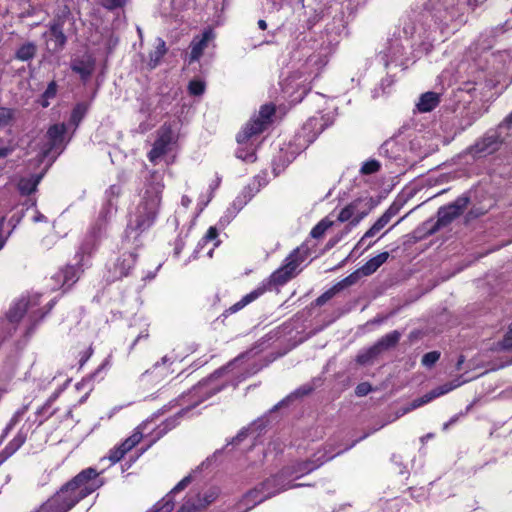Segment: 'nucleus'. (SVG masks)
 <instances>
[{
    "label": "nucleus",
    "instance_id": "nucleus-1",
    "mask_svg": "<svg viewBox=\"0 0 512 512\" xmlns=\"http://www.w3.org/2000/svg\"><path fill=\"white\" fill-rule=\"evenodd\" d=\"M66 133V126L64 124H54L49 127L46 138L47 142L41 149L38 155V162L42 163L45 159L50 157V164H52L58 155L62 152L64 146V136Z\"/></svg>",
    "mask_w": 512,
    "mask_h": 512
},
{
    "label": "nucleus",
    "instance_id": "nucleus-2",
    "mask_svg": "<svg viewBox=\"0 0 512 512\" xmlns=\"http://www.w3.org/2000/svg\"><path fill=\"white\" fill-rule=\"evenodd\" d=\"M164 188L162 175L158 172H153L150 176V181L146 189V194L149 196V208L146 212L145 219L137 224V228L143 230L150 226L155 218V210L158 207L161 199V194Z\"/></svg>",
    "mask_w": 512,
    "mask_h": 512
},
{
    "label": "nucleus",
    "instance_id": "nucleus-3",
    "mask_svg": "<svg viewBox=\"0 0 512 512\" xmlns=\"http://www.w3.org/2000/svg\"><path fill=\"white\" fill-rule=\"evenodd\" d=\"M469 202V197L460 196L453 203L439 208L437 212V221L432 228L428 230L427 234L432 235L441 228L448 226L454 219L464 212Z\"/></svg>",
    "mask_w": 512,
    "mask_h": 512
},
{
    "label": "nucleus",
    "instance_id": "nucleus-4",
    "mask_svg": "<svg viewBox=\"0 0 512 512\" xmlns=\"http://www.w3.org/2000/svg\"><path fill=\"white\" fill-rule=\"evenodd\" d=\"M275 113V106L272 104H265L260 108L257 118L252 119L245 128L237 135V142L244 143L252 136L257 135L265 130L270 123L271 117Z\"/></svg>",
    "mask_w": 512,
    "mask_h": 512
},
{
    "label": "nucleus",
    "instance_id": "nucleus-5",
    "mask_svg": "<svg viewBox=\"0 0 512 512\" xmlns=\"http://www.w3.org/2000/svg\"><path fill=\"white\" fill-rule=\"evenodd\" d=\"M70 15V9L67 6H63L58 10L50 23L49 33L51 35V50L53 52L62 50L67 42V37L64 34V24Z\"/></svg>",
    "mask_w": 512,
    "mask_h": 512
},
{
    "label": "nucleus",
    "instance_id": "nucleus-6",
    "mask_svg": "<svg viewBox=\"0 0 512 512\" xmlns=\"http://www.w3.org/2000/svg\"><path fill=\"white\" fill-rule=\"evenodd\" d=\"M287 477H289V475L284 473V469H282L279 474L274 475L260 483L261 489L266 493L265 498H270L281 491L303 486V484L286 483L285 479Z\"/></svg>",
    "mask_w": 512,
    "mask_h": 512
},
{
    "label": "nucleus",
    "instance_id": "nucleus-7",
    "mask_svg": "<svg viewBox=\"0 0 512 512\" xmlns=\"http://www.w3.org/2000/svg\"><path fill=\"white\" fill-rule=\"evenodd\" d=\"M502 143L503 139L498 133L486 134L469 148V153L473 156L492 154L500 148Z\"/></svg>",
    "mask_w": 512,
    "mask_h": 512
},
{
    "label": "nucleus",
    "instance_id": "nucleus-8",
    "mask_svg": "<svg viewBox=\"0 0 512 512\" xmlns=\"http://www.w3.org/2000/svg\"><path fill=\"white\" fill-rule=\"evenodd\" d=\"M298 250L291 253L287 259L286 264L277 269L270 277V282L275 285H283L292 277L296 268L299 266V260L297 259Z\"/></svg>",
    "mask_w": 512,
    "mask_h": 512
},
{
    "label": "nucleus",
    "instance_id": "nucleus-9",
    "mask_svg": "<svg viewBox=\"0 0 512 512\" xmlns=\"http://www.w3.org/2000/svg\"><path fill=\"white\" fill-rule=\"evenodd\" d=\"M172 139L173 134L170 127L163 126L159 131V137L155 141L153 148L148 154V157L151 162H156L158 158L167 153L168 147L171 144Z\"/></svg>",
    "mask_w": 512,
    "mask_h": 512
},
{
    "label": "nucleus",
    "instance_id": "nucleus-10",
    "mask_svg": "<svg viewBox=\"0 0 512 512\" xmlns=\"http://www.w3.org/2000/svg\"><path fill=\"white\" fill-rule=\"evenodd\" d=\"M462 383H464V381L461 382V381H459V379H455L449 383L443 384V385L431 390L430 392L426 393L422 397L414 399L411 402L412 408L416 409L424 404H427L430 401H432L433 399H435L439 396H442V395L450 392L451 390L459 387Z\"/></svg>",
    "mask_w": 512,
    "mask_h": 512
},
{
    "label": "nucleus",
    "instance_id": "nucleus-11",
    "mask_svg": "<svg viewBox=\"0 0 512 512\" xmlns=\"http://www.w3.org/2000/svg\"><path fill=\"white\" fill-rule=\"evenodd\" d=\"M95 68V60L91 55L85 54L82 57L71 61V70L80 75L83 80L88 79Z\"/></svg>",
    "mask_w": 512,
    "mask_h": 512
},
{
    "label": "nucleus",
    "instance_id": "nucleus-12",
    "mask_svg": "<svg viewBox=\"0 0 512 512\" xmlns=\"http://www.w3.org/2000/svg\"><path fill=\"white\" fill-rule=\"evenodd\" d=\"M213 38V32L211 30L205 31L201 38H194L190 44V55H189V63L194 61H198L200 57L203 55L204 50L208 46V42Z\"/></svg>",
    "mask_w": 512,
    "mask_h": 512
},
{
    "label": "nucleus",
    "instance_id": "nucleus-13",
    "mask_svg": "<svg viewBox=\"0 0 512 512\" xmlns=\"http://www.w3.org/2000/svg\"><path fill=\"white\" fill-rule=\"evenodd\" d=\"M400 338L401 333L397 330H394L391 333L381 337L373 346L375 347L376 352H378L380 355L383 352L396 347Z\"/></svg>",
    "mask_w": 512,
    "mask_h": 512
},
{
    "label": "nucleus",
    "instance_id": "nucleus-14",
    "mask_svg": "<svg viewBox=\"0 0 512 512\" xmlns=\"http://www.w3.org/2000/svg\"><path fill=\"white\" fill-rule=\"evenodd\" d=\"M97 476L98 473L95 469L87 468L77 474L71 481L81 487H93V491H95L99 487V485L94 482Z\"/></svg>",
    "mask_w": 512,
    "mask_h": 512
},
{
    "label": "nucleus",
    "instance_id": "nucleus-15",
    "mask_svg": "<svg viewBox=\"0 0 512 512\" xmlns=\"http://www.w3.org/2000/svg\"><path fill=\"white\" fill-rule=\"evenodd\" d=\"M38 303L36 300H25L21 299L19 300L14 307H12L7 317L10 322H18L21 320V318L24 316V314L27 312V310L30 307L36 306Z\"/></svg>",
    "mask_w": 512,
    "mask_h": 512
},
{
    "label": "nucleus",
    "instance_id": "nucleus-16",
    "mask_svg": "<svg viewBox=\"0 0 512 512\" xmlns=\"http://www.w3.org/2000/svg\"><path fill=\"white\" fill-rule=\"evenodd\" d=\"M44 172L36 175H32L29 178H21L18 183V190L22 195H30L34 193L37 189L38 184L40 183Z\"/></svg>",
    "mask_w": 512,
    "mask_h": 512
},
{
    "label": "nucleus",
    "instance_id": "nucleus-17",
    "mask_svg": "<svg viewBox=\"0 0 512 512\" xmlns=\"http://www.w3.org/2000/svg\"><path fill=\"white\" fill-rule=\"evenodd\" d=\"M440 102L439 94L435 92H426L421 95L417 108L420 112L426 113L432 111Z\"/></svg>",
    "mask_w": 512,
    "mask_h": 512
},
{
    "label": "nucleus",
    "instance_id": "nucleus-18",
    "mask_svg": "<svg viewBox=\"0 0 512 512\" xmlns=\"http://www.w3.org/2000/svg\"><path fill=\"white\" fill-rule=\"evenodd\" d=\"M388 258L389 253L382 252L368 260L362 267H360V271L363 272V276H369L373 274L382 264H384Z\"/></svg>",
    "mask_w": 512,
    "mask_h": 512
},
{
    "label": "nucleus",
    "instance_id": "nucleus-19",
    "mask_svg": "<svg viewBox=\"0 0 512 512\" xmlns=\"http://www.w3.org/2000/svg\"><path fill=\"white\" fill-rule=\"evenodd\" d=\"M314 390V387L310 384H305L298 389H296L294 392H292L290 395H288L285 399L280 401L278 404H276L271 411H276L282 406H286L289 404V402L293 401L294 399L301 398L304 396L309 395Z\"/></svg>",
    "mask_w": 512,
    "mask_h": 512
},
{
    "label": "nucleus",
    "instance_id": "nucleus-20",
    "mask_svg": "<svg viewBox=\"0 0 512 512\" xmlns=\"http://www.w3.org/2000/svg\"><path fill=\"white\" fill-rule=\"evenodd\" d=\"M37 46L33 42L21 45L15 53V58L21 61H29L35 57Z\"/></svg>",
    "mask_w": 512,
    "mask_h": 512
},
{
    "label": "nucleus",
    "instance_id": "nucleus-21",
    "mask_svg": "<svg viewBox=\"0 0 512 512\" xmlns=\"http://www.w3.org/2000/svg\"><path fill=\"white\" fill-rule=\"evenodd\" d=\"M319 465L314 464L310 460L302 461L297 463L296 465H293L292 467H286L284 468V473L291 476L295 473H308L313 471L315 468H317Z\"/></svg>",
    "mask_w": 512,
    "mask_h": 512
},
{
    "label": "nucleus",
    "instance_id": "nucleus-22",
    "mask_svg": "<svg viewBox=\"0 0 512 512\" xmlns=\"http://www.w3.org/2000/svg\"><path fill=\"white\" fill-rule=\"evenodd\" d=\"M204 508L197 495L187 497L177 512H201Z\"/></svg>",
    "mask_w": 512,
    "mask_h": 512
},
{
    "label": "nucleus",
    "instance_id": "nucleus-23",
    "mask_svg": "<svg viewBox=\"0 0 512 512\" xmlns=\"http://www.w3.org/2000/svg\"><path fill=\"white\" fill-rule=\"evenodd\" d=\"M167 48L165 41L161 38L157 39V45L155 47V50L150 53V61L149 65L151 68H155L158 63L160 62L161 58L166 54Z\"/></svg>",
    "mask_w": 512,
    "mask_h": 512
},
{
    "label": "nucleus",
    "instance_id": "nucleus-24",
    "mask_svg": "<svg viewBox=\"0 0 512 512\" xmlns=\"http://www.w3.org/2000/svg\"><path fill=\"white\" fill-rule=\"evenodd\" d=\"M390 220L388 219V216H385L384 214L366 231V233L363 235V237L358 242V245L362 244L366 238H370L375 236L380 230H382Z\"/></svg>",
    "mask_w": 512,
    "mask_h": 512
},
{
    "label": "nucleus",
    "instance_id": "nucleus-25",
    "mask_svg": "<svg viewBox=\"0 0 512 512\" xmlns=\"http://www.w3.org/2000/svg\"><path fill=\"white\" fill-rule=\"evenodd\" d=\"M204 508L207 509L219 496V490L216 487H211L203 493L196 494Z\"/></svg>",
    "mask_w": 512,
    "mask_h": 512
},
{
    "label": "nucleus",
    "instance_id": "nucleus-26",
    "mask_svg": "<svg viewBox=\"0 0 512 512\" xmlns=\"http://www.w3.org/2000/svg\"><path fill=\"white\" fill-rule=\"evenodd\" d=\"M204 508L207 509L219 496V490L216 487H211L203 493L196 494Z\"/></svg>",
    "mask_w": 512,
    "mask_h": 512
},
{
    "label": "nucleus",
    "instance_id": "nucleus-27",
    "mask_svg": "<svg viewBox=\"0 0 512 512\" xmlns=\"http://www.w3.org/2000/svg\"><path fill=\"white\" fill-rule=\"evenodd\" d=\"M361 202H362V199L359 198V199L352 201L347 206H345L340 211V213L338 215V220L340 222H346V221L350 220L353 217V215L356 213L358 206L360 205Z\"/></svg>",
    "mask_w": 512,
    "mask_h": 512
},
{
    "label": "nucleus",
    "instance_id": "nucleus-28",
    "mask_svg": "<svg viewBox=\"0 0 512 512\" xmlns=\"http://www.w3.org/2000/svg\"><path fill=\"white\" fill-rule=\"evenodd\" d=\"M263 291H264L263 289H257V290L252 291L251 293L244 296L239 302H237L233 306H231L228 311L231 313L237 312L238 310L245 307L248 303H250L253 300H255L256 298H258L263 293Z\"/></svg>",
    "mask_w": 512,
    "mask_h": 512
},
{
    "label": "nucleus",
    "instance_id": "nucleus-29",
    "mask_svg": "<svg viewBox=\"0 0 512 512\" xmlns=\"http://www.w3.org/2000/svg\"><path fill=\"white\" fill-rule=\"evenodd\" d=\"M16 110L8 107H0V128L11 126L15 121Z\"/></svg>",
    "mask_w": 512,
    "mask_h": 512
},
{
    "label": "nucleus",
    "instance_id": "nucleus-30",
    "mask_svg": "<svg viewBox=\"0 0 512 512\" xmlns=\"http://www.w3.org/2000/svg\"><path fill=\"white\" fill-rule=\"evenodd\" d=\"M128 452V439H125L118 447L112 449L109 453L108 459L111 463L119 462Z\"/></svg>",
    "mask_w": 512,
    "mask_h": 512
},
{
    "label": "nucleus",
    "instance_id": "nucleus-31",
    "mask_svg": "<svg viewBox=\"0 0 512 512\" xmlns=\"http://www.w3.org/2000/svg\"><path fill=\"white\" fill-rule=\"evenodd\" d=\"M378 356V352H376L375 347L372 345L357 355L356 362L360 365H366L372 363Z\"/></svg>",
    "mask_w": 512,
    "mask_h": 512
},
{
    "label": "nucleus",
    "instance_id": "nucleus-32",
    "mask_svg": "<svg viewBox=\"0 0 512 512\" xmlns=\"http://www.w3.org/2000/svg\"><path fill=\"white\" fill-rule=\"evenodd\" d=\"M378 356V352H376L375 347L372 345L357 355L356 362L360 365H366L372 363Z\"/></svg>",
    "mask_w": 512,
    "mask_h": 512
},
{
    "label": "nucleus",
    "instance_id": "nucleus-33",
    "mask_svg": "<svg viewBox=\"0 0 512 512\" xmlns=\"http://www.w3.org/2000/svg\"><path fill=\"white\" fill-rule=\"evenodd\" d=\"M57 88L58 85L56 81H51L46 90L41 95L40 104L43 108H46L49 106V99H53L57 94Z\"/></svg>",
    "mask_w": 512,
    "mask_h": 512
},
{
    "label": "nucleus",
    "instance_id": "nucleus-34",
    "mask_svg": "<svg viewBox=\"0 0 512 512\" xmlns=\"http://www.w3.org/2000/svg\"><path fill=\"white\" fill-rule=\"evenodd\" d=\"M361 276H363V272L360 271L359 268L350 275H348L347 277H345L344 279H342L341 281H339L338 283H336V285L338 286L340 291H342L343 289L356 284L361 278Z\"/></svg>",
    "mask_w": 512,
    "mask_h": 512
},
{
    "label": "nucleus",
    "instance_id": "nucleus-35",
    "mask_svg": "<svg viewBox=\"0 0 512 512\" xmlns=\"http://www.w3.org/2000/svg\"><path fill=\"white\" fill-rule=\"evenodd\" d=\"M174 508V500L170 496H165L157 502L150 512H171Z\"/></svg>",
    "mask_w": 512,
    "mask_h": 512
},
{
    "label": "nucleus",
    "instance_id": "nucleus-36",
    "mask_svg": "<svg viewBox=\"0 0 512 512\" xmlns=\"http://www.w3.org/2000/svg\"><path fill=\"white\" fill-rule=\"evenodd\" d=\"M24 442L25 436L18 434L8 443V445L3 450L10 457L24 444Z\"/></svg>",
    "mask_w": 512,
    "mask_h": 512
},
{
    "label": "nucleus",
    "instance_id": "nucleus-37",
    "mask_svg": "<svg viewBox=\"0 0 512 512\" xmlns=\"http://www.w3.org/2000/svg\"><path fill=\"white\" fill-rule=\"evenodd\" d=\"M261 493H265V491L261 489L259 484L257 487L251 489L246 493V495L244 496V501H246L247 503L253 502V505L261 503L266 499L265 495L263 497H259V494Z\"/></svg>",
    "mask_w": 512,
    "mask_h": 512
},
{
    "label": "nucleus",
    "instance_id": "nucleus-38",
    "mask_svg": "<svg viewBox=\"0 0 512 512\" xmlns=\"http://www.w3.org/2000/svg\"><path fill=\"white\" fill-rule=\"evenodd\" d=\"M88 110V106L85 103H78L71 114V122L78 125L79 122L83 119L86 112Z\"/></svg>",
    "mask_w": 512,
    "mask_h": 512
},
{
    "label": "nucleus",
    "instance_id": "nucleus-39",
    "mask_svg": "<svg viewBox=\"0 0 512 512\" xmlns=\"http://www.w3.org/2000/svg\"><path fill=\"white\" fill-rule=\"evenodd\" d=\"M380 167H381L380 162L375 159H372V160L365 162L362 165V167L360 169V173L362 175H371V174L377 173L380 170Z\"/></svg>",
    "mask_w": 512,
    "mask_h": 512
},
{
    "label": "nucleus",
    "instance_id": "nucleus-40",
    "mask_svg": "<svg viewBox=\"0 0 512 512\" xmlns=\"http://www.w3.org/2000/svg\"><path fill=\"white\" fill-rule=\"evenodd\" d=\"M340 292V289L335 284L330 289H328L326 292H324L322 295H320L316 299V304L318 306L324 305L326 302H328L330 299H332L337 293Z\"/></svg>",
    "mask_w": 512,
    "mask_h": 512
},
{
    "label": "nucleus",
    "instance_id": "nucleus-41",
    "mask_svg": "<svg viewBox=\"0 0 512 512\" xmlns=\"http://www.w3.org/2000/svg\"><path fill=\"white\" fill-rule=\"evenodd\" d=\"M61 274L63 275V285L68 283L69 281H72V283L69 285V287L74 284L78 277H77V270L74 266L67 265L62 271Z\"/></svg>",
    "mask_w": 512,
    "mask_h": 512
},
{
    "label": "nucleus",
    "instance_id": "nucleus-42",
    "mask_svg": "<svg viewBox=\"0 0 512 512\" xmlns=\"http://www.w3.org/2000/svg\"><path fill=\"white\" fill-rule=\"evenodd\" d=\"M188 90L191 95L200 96L205 91V82L201 80H192L189 82Z\"/></svg>",
    "mask_w": 512,
    "mask_h": 512
},
{
    "label": "nucleus",
    "instance_id": "nucleus-43",
    "mask_svg": "<svg viewBox=\"0 0 512 512\" xmlns=\"http://www.w3.org/2000/svg\"><path fill=\"white\" fill-rule=\"evenodd\" d=\"M332 225L331 221L322 220L320 221L311 231L313 238H320L324 235L325 231Z\"/></svg>",
    "mask_w": 512,
    "mask_h": 512
},
{
    "label": "nucleus",
    "instance_id": "nucleus-44",
    "mask_svg": "<svg viewBox=\"0 0 512 512\" xmlns=\"http://www.w3.org/2000/svg\"><path fill=\"white\" fill-rule=\"evenodd\" d=\"M440 358V352L438 351H431L422 357V364L426 367H432Z\"/></svg>",
    "mask_w": 512,
    "mask_h": 512
},
{
    "label": "nucleus",
    "instance_id": "nucleus-45",
    "mask_svg": "<svg viewBox=\"0 0 512 512\" xmlns=\"http://www.w3.org/2000/svg\"><path fill=\"white\" fill-rule=\"evenodd\" d=\"M126 0H100V4L107 10H115L124 6Z\"/></svg>",
    "mask_w": 512,
    "mask_h": 512
},
{
    "label": "nucleus",
    "instance_id": "nucleus-46",
    "mask_svg": "<svg viewBox=\"0 0 512 512\" xmlns=\"http://www.w3.org/2000/svg\"><path fill=\"white\" fill-rule=\"evenodd\" d=\"M191 481L192 477L190 475L184 477L166 496H170L173 499L171 494L184 490L191 483Z\"/></svg>",
    "mask_w": 512,
    "mask_h": 512
},
{
    "label": "nucleus",
    "instance_id": "nucleus-47",
    "mask_svg": "<svg viewBox=\"0 0 512 512\" xmlns=\"http://www.w3.org/2000/svg\"><path fill=\"white\" fill-rule=\"evenodd\" d=\"M372 390L371 385L368 382H363L357 385L355 393L357 396H365Z\"/></svg>",
    "mask_w": 512,
    "mask_h": 512
},
{
    "label": "nucleus",
    "instance_id": "nucleus-48",
    "mask_svg": "<svg viewBox=\"0 0 512 512\" xmlns=\"http://www.w3.org/2000/svg\"><path fill=\"white\" fill-rule=\"evenodd\" d=\"M248 433L247 430L243 429L241 430L231 441V444L238 445L240 442H242L246 437Z\"/></svg>",
    "mask_w": 512,
    "mask_h": 512
},
{
    "label": "nucleus",
    "instance_id": "nucleus-49",
    "mask_svg": "<svg viewBox=\"0 0 512 512\" xmlns=\"http://www.w3.org/2000/svg\"><path fill=\"white\" fill-rule=\"evenodd\" d=\"M142 439V434L139 432V431H135L131 436H130V450L135 446L137 445Z\"/></svg>",
    "mask_w": 512,
    "mask_h": 512
},
{
    "label": "nucleus",
    "instance_id": "nucleus-50",
    "mask_svg": "<svg viewBox=\"0 0 512 512\" xmlns=\"http://www.w3.org/2000/svg\"><path fill=\"white\" fill-rule=\"evenodd\" d=\"M218 236V231L215 227H210L204 237L205 241L215 240Z\"/></svg>",
    "mask_w": 512,
    "mask_h": 512
},
{
    "label": "nucleus",
    "instance_id": "nucleus-51",
    "mask_svg": "<svg viewBox=\"0 0 512 512\" xmlns=\"http://www.w3.org/2000/svg\"><path fill=\"white\" fill-rule=\"evenodd\" d=\"M399 211V207L396 205H391L383 214L388 216V219L391 220L393 216H395Z\"/></svg>",
    "mask_w": 512,
    "mask_h": 512
},
{
    "label": "nucleus",
    "instance_id": "nucleus-52",
    "mask_svg": "<svg viewBox=\"0 0 512 512\" xmlns=\"http://www.w3.org/2000/svg\"><path fill=\"white\" fill-rule=\"evenodd\" d=\"M92 352H93V349L92 347L90 346L82 355L81 359L79 360V364L80 366H83L86 361L90 358V356L92 355Z\"/></svg>",
    "mask_w": 512,
    "mask_h": 512
},
{
    "label": "nucleus",
    "instance_id": "nucleus-53",
    "mask_svg": "<svg viewBox=\"0 0 512 512\" xmlns=\"http://www.w3.org/2000/svg\"><path fill=\"white\" fill-rule=\"evenodd\" d=\"M368 214V211H362L358 212L355 217L352 219L351 224L357 225L364 217H366Z\"/></svg>",
    "mask_w": 512,
    "mask_h": 512
},
{
    "label": "nucleus",
    "instance_id": "nucleus-54",
    "mask_svg": "<svg viewBox=\"0 0 512 512\" xmlns=\"http://www.w3.org/2000/svg\"><path fill=\"white\" fill-rule=\"evenodd\" d=\"M14 151V147H0V158H5Z\"/></svg>",
    "mask_w": 512,
    "mask_h": 512
},
{
    "label": "nucleus",
    "instance_id": "nucleus-55",
    "mask_svg": "<svg viewBox=\"0 0 512 512\" xmlns=\"http://www.w3.org/2000/svg\"><path fill=\"white\" fill-rule=\"evenodd\" d=\"M4 221H5V217H2L0 219V243H1V248L4 246L5 242H6V237H3L2 236V230H3V226H4Z\"/></svg>",
    "mask_w": 512,
    "mask_h": 512
},
{
    "label": "nucleus",
    "instance_id": "nucleus-56",
    "mask_svg": "<svg viewBox=\"0 0 512 512\" xmlns=\"http://www.w3.org/2000/svg\"><path fill=\"white\" fill-rule=\"evenodd\" d=\"M458 418L459 416H454L452 417L448 422H446L444 425H443V430H447L449 428L450 425L456 423L458 421Z\"/></svg>",
    "mask_w": 512,
    "mask_h": 512
},
{
    "label": "nucleus",
    "instance_id": "nucleus-57",
    "mask_svg": "<svg viewBox=\"0 0 512 512\" xmlns=\"http://www.w3.org/2000/svg\"><path fill=\"white\" fill-rule=\"evenodd\" d=\"M190 203H191V200L189 199V197H188V196H185V195H184V196H182V198H181V204H182L184 207H186V208H187V207L190 205Z\"/></svg>",
    "mask_w": 512,
    "mask_h": 512
},
{
    "label": "nucleus",
    "instance_id": "nucleus-58",
    "mask_svg": "<svg viewBox=\"0 0 512 512\" xmlns=\"http://www.w3.org/2000/svg\"><path fill=\"white\" fill-rule=\"evenodd\" d=\"M34 221L35 222H44V221H46V217L43 214L38 212L37 215L34 217Z\"/></svg>",
    "mask_w": 512,
    "mask_h": 512
},
{
    "label": "nucleus",
    "instance_id": "nucleus-59",
    "mask_svg": "<svg viewBox=\"0 0 512 512\" xmlns=\"http://www.w3.org/2000/svg\"><path fill=\"white\" fill-rule=\"evenodd\" d=\"M464 361H465V358H464V356H463V355H461V356L459 357V359H458L457 363H456V369H457V370H460V369H461V367H462V365H463Z\"/></svg>",
    "mask_w": 512,
    "mask_h": 512
},
{
    "label": "nucleus",
    "instance_id": "nucleus-60",
    "mask_svg": "<svg viewBox=\"0 0 512 512\" xmlns=\"http://www.w3.org/2000/svg\"><path fill=\"white\" fill-rule=\"evenodd\" d=\"M8 458H9V456L5 453V451H4V450H2V451L0 452V465H1L2 463H4Z\"/></svg>",
    "mask_w": 512,
    "mask_h": 512
},
{
    "label": "nucleus",
    "instance_id": "nucleus-61",
    "mask_svg": "<svg viewBox=\"0 0 512 512\" xmlns=\"http://www.w3.org/2000/svg\"><path fill=\"white\" fill-rule=\"evenodd\" d=\"M415 408H412V403H410L408 406L402 408V412L400 415H404L412 410H414Z\"/></svg>",
    "mask_w": 512,
    "mask_h": 512
},
{
    "label": "nucleus",
    "instance_id": "nucleus-62",
    "mask_svg": "<svg viewBox=\"0 0 512 512\" xmlns=\"http://www.w3.org/2000/svg\"><path fill=\"white\" fill-rule=\"evenodd\" d=\"M258 26L261 30H265L267 28V23L265 20L260 19L258 21Z\"/></svg>",
    "mask_w": 512,
    "mask_h": 512
},
{
    "label": "nucleus",
    "instance_id": "nucleus-63",
    "mask_svg": "<svg viewBox=\"0 0 512 512\" xmlns=\"http://www.w3.org/2000/svg\"><path fill=\"white\" fill-rule=\"evenodd\" d=\"M433 436H434V434H433V433H428V434H426L425 436L421 437V442H422V443H425V441H427V440H429V439L433 438Z\"/></svg>",
    "mask_w": 512,
    "mask_h": 512
},
{
    "label": "nucleus",
    "instance_id": "nucleus-64",
    "mask_svg": "<svg viewBox=\"0 0 512 512\" xmlns=\"http://www.w3.org/2000/svg\"><path fill=\"white\" fill-rule=\"evenodd\" d=\"M505 123L507 125H512V113L506 118Z\"/></svg>",
    "mask_w": 512,
    "mask_h": 512
}]
</instances>
